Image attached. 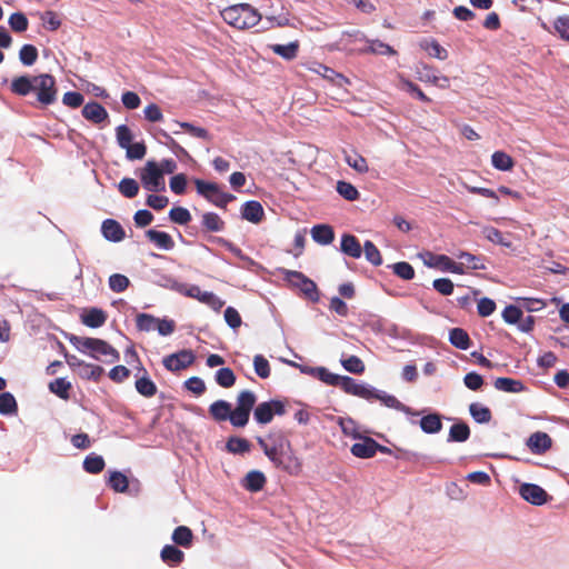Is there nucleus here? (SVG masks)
Instances as JSON below:
<instances>
[{
    "label": "nucleus",
    "instance_id": "f257e3e1",
    "mask_svg": "<svg viewBox=\"0 0 569 569\" xmlns=\"http://www.w3.org/2000/svg\"><path fill=\"white\" fill-rule=\"evenodd\" d=\"M257 401L256 395L250 390L241 391L237 397V407L232 410L231 403L226 400H217L209 407V413L213 420L221 422L229 420L233 427H244Z\"/></svg>",
    "mask_w": 569,
    "mask_h": 569
},
{
    "label": "nucleus",
    "instance_id": "f03ea898",
    "mask_svg": "<svg viewBox=\"0 0 569 569\" xmlns=\"http://www.w3.org/2000/svg\"><path fill=\"white\" fill-rule=\"evenodd\" d=\"M12 93L26 97L30 92H36L37 101L41 106H50L56 102L58 88L56 79L49 73L39 76H19L16 77L10 84Z\"/></svg>",
    "mask_w": 569,
    "mask_h": 569
},
{
    "label": "nucleus",
    "instance_id": "7ed1b4c3",
    "mask_svg": "<svg viewBox=\"0 0 569 569\" xmlns=\"http://www.w3.org/2000/svg\"><path fill=\"white\" fill-rule=\"evenodd\" d=\"M221 17L224 22L239 30L252 28L261 20V14L249 3L229 6L221 11Z\"/></svg>",
    "mask_w": 569,
    "mask_h": 569
},
{
    "label": "nucleus",
    "instance_id": "20e7f679",
    "mask_svg": "<svg viewBox=\"0 0 569 569\" xmlns=\"http://www.w3.org/2000/svg\"><path fill=\"white\" fill-rule=\"evenodd\" d=\"M287 287L303 300L312 303L320 300L316 282L300 271L287 270Z\"/></svg>",
    "mask_w": 569,
    "mask_h": 569
},
{
    "label": "nucleus",
    "instance_id": "39448f33",
    "mask_svg": "<svg viewBox=\"0 0 569 569\" xmlns=\"http://www.w3.org/2000/svg\"><path fill=\"white\" fill-rule=\"evenodd\" d=\"M81 352L86 350L91 351V357L99 359L100 356L110 357V361H118L120 358L119 352L107 341L98 338H72L70 340Z\"/></svg>",
    "mask_w": 569,
    "mask_h": 569
},
{
    "label": "nucleus",
    "instance_id": "423d86ee",
    "mask_svg": "<svg viewBox=\"0 0 569 569\" xmlns=\"http://www.w3.org/2000/svg\"><path fill=\"white\" fill-rule=\"evenodd\" d=\"M194 186L200 196L219 208H226L229 202L236 199L233 194L221 191L216 182L194 179Z\"/></svg>",
    "mask_w": 569,
    "mask_h": 569
},
{
    "label": "nucleus",
    "instance_id": "0eeeda50",
    "mask_svg": "<svg viewBox=\"0 0 569 569\" xmlns=\"http://www.w3.org/2000/svg\"><path fill=\"white\" fill-rule=\"evenodd\" d=\"M126 356L140 362L138 353L136 352L133 347L127 349ZM139 365L140 366L137 368V373H136V378H137L136 383H134L136 390L141 396H143L146 398H151L157 393L158 388H157L156 383L150 379L149 373L146 370V368L141 363H139Z\"/></svg>",
    "mask_w": 569,
    "mask_h": 569
},
{
    "label": "nucleus",
    "instance_id": "6e6552de",
    "mask_svg": "<svg viewBox=\"0 0 569 569\" xmlns=\"http://www.w3.org/2000/svg\"><path fill=\"white\" fill-rule=\"evenodd\" d=\"M141 183L144 189L158 192L164 189V178L159 164L156 161H148L140 173Z\"/></svg>",
    "mask_w": 569,
    "mask_h": 569
},
{
    "label": "nucleus",
    "instance_id": "1a4fd4ad",
    "mask_svg": "<svg viewBox=\"0 0 569 569\" xmlns=\"http://www.w3.org/2000/svg\"><path fill=\"white\" fill-rule=\"evenodd\" d=\"M425 256V263L428 267L437 268L441 271H449L457 274L465 273V262H456L446 254H435L430 251H427Z\"/></svg>",
    "mask_w": 569,
    "mask_h": 569
},
{
    "label": "nucleus",
    "instance_id": "9d476101",
    "mask_svg": "<svg viewBox=\"0 0 569 569\" xmlns=\"http://www.w3.org/2000/svg\"><path fill=\"white\" fill-rule=\"evenodd\" d=\"M194 361V355L191 350H181L179 352L172 353L163 358V366L169 371H180L189 366H191Z\"/></svg>",
    "mask_w": 569,
    "mask_h": 569
},
{
    "label": "nucleus",
    "instance_id": "9b49d317",
    "mask_svg": "<svg viewBox=\"0 0 569 569\" xmlns=\"http://www.w3.org/2000/svg\"><path fill=\"white\" fill-rule=\"evenodd\" d=\"M519 493L522 499L535 506L545 505L551 499L543 488L535 483H522Z\"/></svg>",
    "mask_w": 569,
    "mask_h": 569
},
{
    "label": "nucleus",
    "instance_id": "f8f14e48",
    "mask_svg": "<svg viewBox=\"0 0 569 569\" xmlns=\"http://www.w3.org/2000/svg\"><path fill=\"white\" fill-rule=\"evenodd\" d=\"M284 412V405L281 401H269L259 403L253 412L257 422L266 425L269 423L274 413L281 415Z\"/></svg>",
    "mask_w": 569,
    "mask_h": 569
},
{
    "label": "nucleus",
    "instance_id": "ddd939ff",
    "mask_svg": "<svg viewBox=\"0 0 569 569\" xmlns=\"http://www.w3.org/2000/svg\"><path fill=\"white\" fill-rule=\"evenodd\" d=\"M340 388L348 395L372 400L373 388L366 383H359L351 377L342 376Z\"/></svg>",
    "mask_w": 569,
    "mask_h": 569
},
{
    "label": "nucleus",
    "instance_id": "4468645a",
    "mask_svg": "<svg viewBox=\"0 0 569 569\" xmlns=\"http://www.w3.org/2000/svg\"><path fill=\"white\" fill-rule=\"evenodd\" d=\"M377 448L379 443L375 439L365 437L361 441L353 443L350 451L357 458L368 459L377 453Z\"/></svg>",
    "mask_w": 569,
    "mask_h": 569
},
{
    "label": "nucleus",
    "instance_id": "2eb2a0df",
    "mask_svg": "<svg viewBox=\"0 0 569 569\" xmlns=\"http://www.w3.org/2000/svg\"><path fill=\"white\" fill-rule=\"evenodd\" d=\"M186 296L196 298L200 302H203L214 310H219L223 306V301L217 297L213 292L201 291L198 286H191L187 291Z\"/></svg>",
    "mask_w": 569,
    "mask_h": 569
},
{
    "label": "nucleus",
    "instance_id": "dca6fc26",
    "mask_svg": "<svg viewBox=\"0 0 569 569\" xmlns=\"http://www.w3.org/2000/svg\"><path fill=\"white\" fill-rule=\"evenodd\" d=\"M527 446L529 447L531 452L541 455L551 448L552 440L548 433L537 431L529 437Z\"/></svg>",
    "mask_w": 569,
    "mask_h": 569
},
{
    "label": "nucleus",
    "instance_id": "f3484780",
    "mask_svg": "<svg viewBox=\"0 0 569 569\" xmlns=\"http://www.w3.org/2000/svg\"><path fill=\"white\" fill-rule=\"evenodd\" d=\"M101 232L107 240L112 242H119L126 237L122 226L114 219H106L101 224Z\"/></svg>",
    "mask_w": 569,
    "mask_h": 569
},
{
    "label": "nucleus",
    "instance_id": "a211bd4d",
    "mask_svg": "<svg viewBox=\"0 0 569 569\" xmlns=\"http://www.w3.org/2000/svg\"><path fill=\"white\" fill-rule=\"evenodd\" d=\"M82 116L87 120H89L96 124H99V123L103 122L108 118L109 114L102 104H100L99 102L92 101V102H88L87 104H84V107L82 108Z\"/></svg>",
    "mask_w": 569,
    "mask_h": 569
},
{
    "label": "nucleus",
    "instance_id": "6ab92c4d",
    "mask_svg": "<svg viewBox=\"0 0 569 569\" xmlns=\"http://www.w3.org/2000/svg\"><path fill=\"white\" fill-rule=\"evenodd\" d=\"M263 214L264 212L261 203L256 200L247 201L241 208L242 219L252 223L261 222Z\"/></svg>",
    "mask_w": 569,
    "mask_h": 569
},
{
    "label": "nucleus",
    "instance_id": "aec40b11",
    "mask_svg": "<svg viewBox=\"0 0 569 569\" xmlns=\"http://www.w3.org/2000/svg\"><path fill=\"white\" fill-rule=\"evenodd\" d=\"M107 321V313L99 308H90L81 315V322L89 328H99Z\"/></svg>",
    "mask_w": 569,
    "mask_h": 569
},
{
    "label": "nucleus",
    "instance_id": "412c9836",
    "mask_svg": "<svg viewBox=\"0 0 569 569\" xmlns=\"http://www.w3.org/2000/svg\"><path fill=\"white\" fill-rule=\"evenodd\" d=\"M310 233L313 241L321 246H328L335 240V231L330 224H316Z\"/></svg>",
    "mask_w": 569,
    "mask_h": 569
},
{
    "label": "nucleus",
    "instance_id": "4be33fe9",
    "mask_svg": "<svg viewBox=\"0 0 569 569\" xmlns=\"http://www.w3.org/2000/svg\"><path fill=\"white\" fill-rule=\"evenodd\" d=\"M340 249L345 254L355 259L360 258L362 253L359 240L353 234L349 233L342 234Z\"/></svg>",
    "mask_w": 569,
    "mask_h": 569
},
{
    "label": "nucleus",
    "instance_id": "5701e85b",
    "mask_svg": "<svg viewBox=\"0 0 569 569\" xmlns=\"http://www.w3.org/2000/svg\"><path fill=\"white\" fill-rule=\"evenodd\" d=\"M258 443L263 449L266 456L276 465H280L282 462V452L281 448H278L276 441L272 436L268 438H258Z\"/></svg>",
    "mask_w": 569,
    "mask_h": 569
},
{
    "label": "nucleus",
    "instance_id": "b1692460",
    "mask_svg": "<svg viewBox=\"0 0 569 569\" xmlns=\"http://www.w3.org/2000/svg\"><path fill=\"white\" fill-rule=\"evenodd\" d=\"M493 386L497 390L510 393H519L526 390L525 385L521 380L499 377L493 381Z\"/></svg>",
    "mask_w": 569,
    "mask_h": 569
},
{
    "label": "nucleus",
    "instance_id": "393cba45",
    "mask_svg": "<svg viewBox=\"0 0 569 569\" xmlns=\"http://www.w3.org/2000/svg\"><path fill=\"white\" fill-rule=\"evenodd\" d=\"M146 236L151 242H153L160 249L171 250L174 247V241L172 237L167 232L149 229L146 232Z\"/></svg>",
    "mask_w": 569,
    "mask_h": 569
},
{
    "label": "nucleus",
    "instance_id": "a878e982",
    "mask_svg": "<svg viewBox=\"0 0 569 569\" xmlns=\"http://www.w3.org/2000/svg\"><path fill=\"white\" fill-rule=\"evenodd\" d=\"M251 447L252 445L248 439L237 436L229 437L226 442V450L232 455L248 453L250 452Z\"/></svg>",
    "mask_w": 569,
    "mask_h": 569
},
{
    "label": "nucleus",
    "instance_id": "bb28decb",
    "mask_svg": "<svg viewBox=\"0 0 569 569\" xmlns=\"http://www.w3.org/2000/svg\"><path fill=\"white\" fill-rule=\"evenodd\" d=\"M266 483V477L262 472L258 470H252L247 473L244 479L242 480V487L250 492H258L262 490Z\"/></svg>",
    "mask_w": 569,
    "mask_h": 569
},
{
    "label": "nucleus",
    "instance_id": "cd10ccee",
    "mask_svg": "<svg viewBox=\"0 0 569 569\" xmlns=\"http://www.w3.org/2000/svg\"><path fill=\"white\" fill-rule=\"evenodd\" d=\"M201 226L207 232H220L226 223L216 212H206L201 217Z\"/></svg>",
    "mask_w": 569,
    "mask_h": 569
},
{
    "label": "nucleus",
    "instance_id": "c85d7f7f",
    "mask_svg": "<svg viewBox=\"0 0 569 569\" xmlns=\"http://www.w3.org/2000/svg\"><path fill=\"white\" fill-rule=\"evenodd\" d=\"M161 560L170 566H178L184 560V553L172 545H166L160 552Z\"/></svg>",
    "mask_w": 569,
    "mask_h": 569
},
{
    "label": "nucleus",
    "instance_id": "c756f323",
    "mask_svg": "<svg viewBox=\"0 0 569 569\" xmlns=\"http://www.w3.org/2000/svg\"><path fill=\"white\" fill-rule=\"evenodd\" d=\"M372 399L380 400L386 407L392 408L406 413H411L410 408L401 403L395 396L376 390L373 388Z\"/></svg>",
    "mask_w": 569,
    "mask_h": 569
},
{
    "label": "nucleus",
    "instance_id": "7c9ffc66",
    "mask_svg": "<svg viewBox=\"0 0 569 569\" xmlns=\"http://www.w3.org/2000/svg\"><path fill=\"white\" fill-rule=\"evenodd\" d=\"M449 341L453 347L460 350H467L471 345L468 332L462 328H452L449 331Z\"/></svg>",
    "mask_w": 569,
    "mask_h": 569
},
{
    "label": "nucleus",
    "instance_id": "2f4dec72",
    "mask_svg": "<svg viewBox=\"0 0 569 569\" xmlns=\"http://www.w3.org/2000/svg\"><path fill=\"white\" fill-rule=\"evenodd\" d=\"M310 147L301 143L293 144L292 149L287 151V156H289V161L297 166H303L308 162L309 156L306 153H310Z\"/></svg>",
    "mask_w": 569,
    "mask_h": 569
},
{
    "label": "nucleus",
    "instance_id": "473e14b6",
    "mask_svg": "<svg viewBox=\"0 0 569 569\" xmlns=\"http://www.w3.org/2000/svg\"><path fill=\"white\" fill-rule=\"evenodd\" d=\"M171 538L176 545L189 548L193 541V532L187 526H179L173 530Z\"/></svg>",
    "mask_w": 569,
    "mask_h": 569
},
{
    "label": "nucleus",
    "instance_id": "72a5a7b5",
    "mask_svg": "<svg viewBox=\"0 0 569 569\" xmlns=\"http://www.w3.org/2000/svg\"><path fill=\"white\" fill-rule=\"evenodd\" d=\"M48 388L50 392L54 393L60 399L68 400L72 385L66 378H57L49 383Z\"/></svg>",
    "mask_w": 569,
    "mask_h": 569
},
{
    "label": "nucleus",
    "instance_id": "f704fd0d",
    "mask_svg": "<svg viewBox=\"0 0 569 569\" xmlns=\"http://www.w3.org/2000/svg\"><path fill=\"white\" fill-rule=\"evenodd\" d=\"M310 372L328 386L340 387L342 376L330 372L325 367L311 368Z\"/></svg>",
    "mask_w": 569,
    "mask_h": 569
},
{
    "label": "nucleus",
    "instance_id": "c9c22d12",
    "mask_svg": "<svg viewBox=\"0 0 569 569\" xmlns=\"http://www.w3.org/2000/svg\"><path fill=\"white\" fill-rule=\"evenodd\" d=\"M469 412L478 423H488L492 419L490 409L479 402H472L469 406Z\"/></svg>",
    "mask_w": 569,
    "mask_h": 569
},
{
    "label": "nucleus",
    "instance_id": "e433bc0d",
    "mask_svg": "<svg viewBox=\"0 0 569 569\" xmlns=\"http://www.w3.org/2000/svg\"><path fill=\"white\" fill-rule=\"evenodd\" d=\"M345 161L359 173H366L369 170L366 158L356 151L345 152Z\"/></svg>",
    "mask_w": 569,
    "mask_h": 569
},
{
    "label": "nucleus",
    "instance_id": "4c0bfd02",
    "mask_svg": "<svg viewBox=\"0 0 569 569\" xmlns=\"http://www.w3.org/2000/svg\"><path fill=\"white\" fill-rule=\"evenodd\" d=\"M460 262H465V270H483L486 266L483 263V259L481 257L475 256L467 251H460L456 254Z\"/></svg>",
    "mask_w": 569,
    "mask_h": 569
},
{
    "label": "nucleus",
    "instance_id": "58836bf2",
    "mask_svg": "<svg viewBox=\"0 0 569 569\" xmlns=\"http://www.w3.org/2000/svg\"><path fill=\"white\" fill-rule=\"evenodd\" d=\"M420 427L426 433H437L442 428L441 418L438 413H430L421 418Z\"/></svg>",
    "mask_w": 569,
    "mask_h": 569
},
{
    "label": "nucleus",
    "instance_id": "ea45409f",
    "mask_svg": "<svg viewBox=\"0 0 569 569\" xmlns=\"http://www.w3.org/2000/svg\"><path fill=\"white\" fill-rule=\"evenodd\" d=\"M470 437V428L466 422H458L450 427L449 441L465 442Z\"/></svg>",
    "mask_w": 569,
    "mask_h": 569
},
{
    "label": "nucleus",
    "instance_id": "a19ab883",
    "mask_svg": "<svg viewBox=\"0 0 569 569\" xmlns=\"http://www.w3.org/2000/svg\"><path fill=\"white\" fill-rule=\"evenodd\" d=\"M492 166L501 171H509L513 168L515 161L513 159L503 151H496L491 156Z\"/></svg>",
    "mask_w": 569,
    "mask_h": 569
},
{
    "label": "nucleus",
    "instance_id": "79ce46f5",
    "mask_svg": "<svg viewBox=\"0 0 569 569\" xmlns=\"http://www.w3.org/2000/svg\"><path fill=\"white\" fill-rule=\"evenodd\" d=\"M104 466L103 458L94 453L87 456L83 460V469L88 473L97 475L104 469Z\"/></svg>",
    "mask_w": 569,
    "mask_h": 569
},
{
    "label": "nucleus",
    "instance_id": "37998d69",
    "mask_svg": "<svg viewBox=\"0 0 569 569\" xmlns=\"http://www.w3.org/2000/svg\"><path fill=\"white\" fill-rule=\"evenodd\" d=\"M108 485L116 492H126L129 487V480L126 475L120 471H111L108 480Z\"/></svg>",
    "mask_w": 569,
    "mask_h": 569
},
{
    "label": "nucleus",
    "instance_id": "c03bdc74",
    "mask_svg": "<svg viewBox=\"0 0 569 569\" xmlns=\"http://www.w3.org/2000/svg\"><path fill=\"white\" fill-rule=\"evenodd\" d=\"M18 411L16 398L10 392L0 393V413L4 416L14 415Z\"/></svg>",
    "mask_w": 569,
    "mask_h": 569
},
{
    "label": "nucleus",
    "instance_id": "a18cd8bd",
    "mask_svg": "<svg viewBox=\"0 0 569 569\" xmlns=\"http://www.w3.org/2000/svg\"><path fill=\"white\" fill-rule=\"evenodd\" d=\"M158 318L149 313H138L136 317V327L139 331L156 330Z\"/></svg>",
    "mask_w": 569,
    "mask_h": 569
},
{
    "label": "nucleus",
    "instance_id": "49530a36",
    "mask_svg": "<svg viewBox=\"0 0 569 569\" xmlns=\"http://www.w3.org/2000/svg\"><path fill=\"white\" fill-rule=\"evenodd\" d=\"M8 22L14 32H24L29 27V20L23 12H13L9 17Z\"/></svg>",
    "mask_w": 569,
    "mask_h": 569
},
{
    "label": "nucleus",
    "instance_id": "de8ad7c7",
    "mask_svg": "<svg viewBox=\"0 0 569 569\" xmlns=\"http://www.w3.org/2000/svg\"><path fill=\"white\" fill-rule=\"evenodd\" d=\"M337 192L348 201H355L359 199V191L357 188L347 181H338L337 182Z\"/></svg>",
    "mask_w": 569,
    "mask_h": 569
},
{
    "label": "nucleus",
    "instance_id": "09e8293b",
    "mask_svg": "<svg viewBox=\"0 0 569 569\" xmlns=\"http://www.w3.org/2000/svg\"><path fill=\"white\" fill-rule=\"evenodd\" d=\"M340 362L347 371L355 375H361L366 370L363 361L357 356H350L346 359H341Z\"/></svg>",
    "mask_w": 569,
    "mask_h": 569
},
{
    "label": "nucleus",
    "instance_id": "8fccbe9b",
    "mask_svg": "<svg viewBox=\"0 0 569 569\" xmlns=\"http://www.w3.org/2000/svg\"><path fill=\"white\" fill-rule=\"evenodd\" d=\"M130 286V280L121 273H113L109 277V288L117 293L123 292Z\"/></svg>",
    "mask_w": 569,
    "mask_h": 569
},
{
    "label": "nucleus",
    "instance_id": "3c124183",
    "mask_svg": "<svg viewBox=\"0 0 569 569\" xmlns=\"http://www.w3.org/2000/svg\"><path fill=\"white\" fill-rule=\"evenodd\" d=\"M316 72L321 74L325 79H328L329 81H331L338 86H342L343 82H347V79L345 78V76H342L339 72H336L333 69H331L325 64H318Z\"/></svg>",
    "mask_w": 569,
    "mask_h": 569
},
{
    "label": "nucleus",
    "instance_id": "603ef678",
    "mask_svg": "<svg viewBox=\"0 0 569 569\" xmlns=\"http://www.w3.org/2000/svg\"><path fill=\"white\" fill-rule=\"evenodd\" d=\"M216 382L222 388H231L236 382V375L230 368H221L216 372Z\"/></svg>",
    "mask_w": 569,
    "mask_h": 569
},
{
    "label": "nucleus",
    "instance_id": "864d4df0",
    "mask_svg": "<svg viewBox=\"0 0 569 569\" xmlns=\"http://www.w3.org/2000/svg\"><path fill=\"white\" fill-rule=\"evenodd\" d=\"M19 59L24 66H32L38 59V49L33 44H23L19 51Z\"/></svg>",
    "mask_w": 569,
    "mask_h": 569
},
{
    "label": "nucleus",
    "instance_id": "5fc2aeb1",
    "mask_svg": "<svg viewBox=\"0 0 569 569\" xmlns=\"http://www.w3.org/2000/svg\"><path fill=\"white\" fill-rule=\"evenodd\" d=\"M119 191L126 198H134L139 192V184L132 178H123L119 182Z\"/></svg>",
    "mask_w": 569,
    "mask_h": 569
},
{
    "label": "nucleus",
    "instance_id": "6e6d98bb",
    "mask_svg": "<svg viewBox=\"0 0 569 569\" xmlns=\"http://www.w3.org/2000/svg\"><path fill=\"white\" fill-rule=\"evenodd\" d=\"M363 252L366 259L373 266L378 267L382 263V257L380 254V251L378 250L373 242L367 240L363 246Z\"/></svg>",
    "mask_w": 569,
    "mask_h": 569
},
{
    "label": "nucleus",
    "instance_id": "4d7b16f0",
    "mask_svg": "<svg viewBox=\"0 0 569 569\" xmlns=\"http://www.w3.org/2000/svg\"><path fill=\"white\" fill-rule=\"evenodd\" d=\"M169 218L178 224H187L192 219L189 210L183 207H173L169 211Z\"/></svg>",
    "mask_w": 569,
    "mask_h": 569
},
{
    "label": "nucleus",
    "instance_id": "13d9d810",
    "mask_svg": "<svg viewBox=\"0 0 569 569\" xmlns=\"http://www.w3.org/2000/svg\"><path fill=\"white\" fill-rule=\"evenodd\" d=\"M482 233L492 243L510 247V242L505 241L502 232L495 227H486Z\"/></svg>",
    "mask_w": 569,
    "mask_h": 569
},
{
    "label": "nucleus",
    "instance_id": "bf43d9fd",
    "mask_svg": "<svg viewBox=\"0 0 569 569\" xmlns=\"http://www.w3.org/2000/svg\"><path fill=\"white\" fill-rule=\"evenodd\" d=\"M522 318V310L513 305L507 306L502 311V319L509 325L518 323Z\"/></svg>",
    "mask_w": 569,
    "mask_h": 569
},
{
    "label": "nucleus",
    "instance_id": "052dcab7",
    "mask_svg": "<svg viewBox=\"0 0 569 569\" xmlns=\"http://www.w3.org/2000/svg\"><path fill=\"white\" fill-rule=\"evenodd\" d=\"M392 269L395 274L403 280H411L415 278V269L406 261L395 263Z\"/></svg>",
    "mask_w": 569,
    "mask_h": 569
},
{
    "label": "nucleus",
    "instance_id": "680f3d73",
    "mask_svg": "<svg viewBox=\"0 0 569 569\" xmlns=\"http://www.w3.org/2000/svg\"><path fill=\"white\" fill-rule=\"evenodd\" d=\"M253 367L257 376L260 378L267 379L270 376L269 361L262 355L254 356Z\"/></svg>",
    "mask_w": 569,
    "mask_h": 569
},
{
    "label": "nucleus",
    "instance_id": "e2e57ef3",
    "mask_svg": "<svg viewBox=\"0 0 569 569\" xmlns=\"http://www.w3.org/2000/svg\"><path fill=\"white\" fill-rule=\"evenodd\" d=\"M117 132V141L120 148L126 149L129 144L132 143V133L128 126L120 124L116 129Z\"/></svg>",
    "mask_w": 569,
    "mask_h": 569
},
{
    "label": "nucleus",
    "instance_id": "0e129e2a",
    "mask_svg": "<svg viewBox=\"0 0 569 569\" xmlns=\"http://www.w3.org/2000/svg\"><path fill=\"white\" fill-rule=\"evenodd\" d=\"M176 123L184 129L189 134L196 137V138H199V139H203V140H210V134L208 132L207 129L204 128H201V127H196L193 126L192 123H189V122H179V121H176Z\"/></svg>",
    "mask_w": 569,
    "mask_h": 569
},
{
    "label": "nucleus",
    "instance_id": "69168bd1",
    "mask_svg": "<svg viewBox=\"0 0 569 569\" xmlns=\"http://www.w3.org/2000/svg\"><path fill=\"white\" fill-rule=\"evenodd\" d=\"M553 28L562 40L569 42V16H559L553 21Z\"/></svg>",
    "mask_w": 569,
    "mask_h": 569
},
{
    "label": "nucleus",
    "instance_id": "338daca9",
    "mask_svg": "<svg viewBox=\"0 0 569 569\" xmlns=\"http://www.w3.org/2000/svg\"><path fill=\"white\" fill-rule=\"evenodd\" d=\"M127 151V158L130 160H140L142 159L147 153V147L143 142H136L129 144V147L126 148Z\"/></svg>",
    "mask_w": 569,
    "mask_h": 569
},
{
    "label": "nucleus",
    "instance_id": "774afa93",
    "mask_svg": "<svg viewBox=\"0 0 569 569\" xmlns=\"http://www.w3.org/2000/svg\"><path fill=\"white\" fill-rule=\"evenodd\" d=\"M463 383L468 389H470L472 391H477L483 386L485 381H483L482 376L472 371V372H468L463 377Z\"/></svg>",
    "mask_w": 569,
    "mask_h": 569
}]
</instances>
